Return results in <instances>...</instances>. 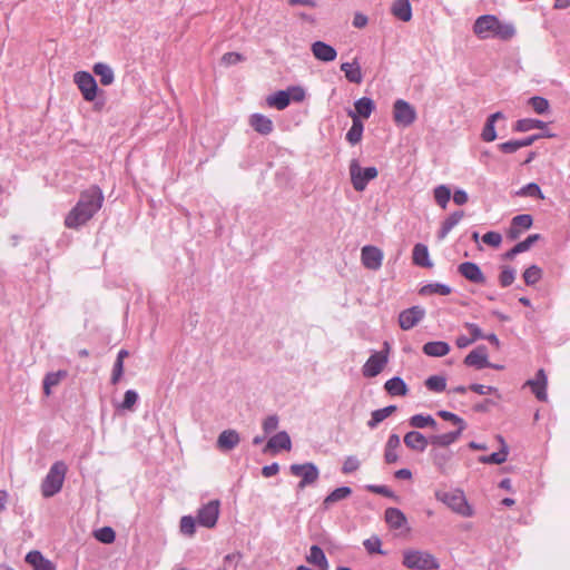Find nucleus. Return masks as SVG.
<instances>
[{
  "instance_id": "c9c22d12",
  "label": "nucleus",
  "mask_w": 570,
  "mask_h": 570,
  "mask_svg": "<svg viewBox=\"0 0 570 570\" xmlns=\"http://www.w3.org/2000/svg\"><path fill=\"white\" fill-rule=\"evenodd\" d=\"M266 102L269 107L276 108L277 110H284L291 102V94L286 90H279L269 95Z\"/></svg>"
},
{
  "instance_id": "39448f33",
  "label": "nucleus",
  "mask_w": 570,
  "mask_h": 570,
  "mask_svg": "<svg viewBox=\"0 0 570 570\" xmlns=\"http://www.w3.org/2000/svg\"><path fill=\"white\" fill-rule=\"evenodd\" d=\"M435 498L449 507L453 512L462 517L473 515V510L469 505L465 495L461 490L438 491L435 493Z\"/></svg>"
},
{
  "instance_id": "7c9ffc66",
  "label": "nucleus",
  "mask_w": 570,
  "mask_h": 570,
  "mask_svg": "<svg viewBox=\"0 0 570 570\" xmlns=\"http://www.w3.org/2000/svg\"><path fill=\"white\" fill-rule=\"evenodd\" d=\"M385 521L390 528L401 529L406 524V517L397 508H387L385 510Z\"/></svg>"
},
{
  "instance_id": "864d4df0",
  "label": "nucleus",
  "mask_w": 570,
  "mask_h": 570,
  "mask_svg": "<svg viewBox=\"0 0 570 570\" xmlns=\"http://www.w3.org/2000/svg\"><path fill=\"white\" fill-rule=\"evenodd\" d=\"M138 401V393L134 390L125 392L122 402L118 405L120 410L131 411Z\"/></svg>"
},
{
  "instance_id": "de8ad7c7",
  "label": "nucleus",
  "mask_w": 570,
  "mask_h": 570,
  "mask_svg": "<svg viewBox=\"0 0 570 570\" xmlns=\"http://www.w3.org/2000/svg\"><path fill=\"white\" fill-rule=\"evenodd\" d=\"M528 105L533 109V111L538 115H544L549 111L550 109V104L549 101L543 98V97H540V96H534V97H531L529 100H528Z\"/></svg>"
},
{
  "instance_id": "1a4fd4ad",
  "label": "nucleus",
  "mask_w": 570,
  "mask_h": 570,
  "mask_svg": "<svg viewBox=\"0 0 570 570\" xmlns=\"http://www.w3.org/2000/svg\"><path fill=\"white\" fill-rule=\"evenodd\" d=\"M289 471L294 476L301 478L298 483L299 489H304L307 485L314 484L320 476L318 468L312 462L304 464H292L289 466Z\"/></svg>"
},
{
  "instance_id": "0e129e2a",
  "label": "nucleus",
  "mask_w": 570,
  "mask_h": 570,
  "mask_svg": "<svg viewBox=\"0 0 570 570\" xmlns=\"http://www.w3.org/2000/svg\"><path fill=\"white\" fill-rule=\"evenodd\" d=\"M540 239L539 234L529 235L524 240L519 242L515 246L520 253H524L531 248V246Z\"/></svg>"
},
{
  "instance_id": "e433bc0d",
  "label": "nucleus",
  "mask_w": 570,
  "mask_h": 570,
  "mask_svg": "<svg viewBox=\"0 0 570 570\" xmlns=\"http://www.w3.org/2000/svg\"><path fill=\"white\" fill-rule=\"evenodd\" d=\"M400 436L397 434H391L385 444L384 459L387 463H395L399 460L397 448L400 446Z\"/></svg>"
},
{
  "instance_id": "bf43d9fd",
  "label": "nucleus",
  "mask_w": 570,
  "mask_h": 570,
  "mask_svg": "<svg viewBox=\"0 0 570 570\" xmlns=\"http://www.w3.org/2000/svg\"><path fill=\"white\" fill-rule=\"evenodd\" d=\"M279 424V417L276 414L268 415L262 423L263 431L266 435L277 430Z\"/></svg>"
},
{
  "instance_id": "3c124183",
  "label": "nucleus",
  "mask_w": 570,
  "mask_h": 570,
  "mask_svg": "<svg viewBox=\"0 0 570 570\" xmlns=\"http://www.w3.org/2000/svg\"><path fill=\"white\" fill-rule=\"evenodd\" d=\"M438 415L440 417H442L443 420H445V421H450L459 430H465L466 429L465 421L462 417H460L459 415H456V414H454L452 412H449V411H445V410H441V411L438 412Z\"/></svg>"
},
{
  "instance_id": "a18cd8bd",
  "label": "nucleus",
  "mask_w": 570,
  "mask_h": 570,
  "mask_svg": "<svg viewBox=\"0 0 570 570\" xmlns=\"http://www.w3.org/2000/svg\"><path fill=\"white\" fill-rule=\"evenodd\" d=\"M434 199L436 204L445 209L451 198V190L446 185H439L434 188Z\"/></svg>"
},
{
  "instance_id": "a19ab883",
  "label": "nucleus",
  "mask_w": 570,
  "mask_h": 570,
  "mask_svg": "<svg viewBox=\"0 0 570 570\" xmlns=\"http://www.w3.org/2000/svg\"><path fill=\"white\" fill-rule=\"evenodd\" d=\"M384 387L393 396L405 395L407 392L405 382L399 376L387 380Z\"/></svg>"
},
{
  "instance_id": "0eeeda50",
  "label": "nucleus",
  "mask_w": 570,
  "mask_h": 570,
  "mask_svg": "<svg viewBox=\"0 0 570 570\" xmlns=\"http://www.w3.org/2000/svg\"><path fill=\"white\" fill-rule=\"evenodd\" d=\"M389 352L390 344L387 342L384 343V350L374 352L365 362L362 367V374L365 377H375L377 376L383 368L386 366L389 362Z\"/></svg>"
},
{
  "instance_id": "4468645a",
  "label": "nucleus",
  "mask_w": 570,
  "mask_h": 570,
  "mask_svg": "<svg viewBox=\"0 0 570 570\" xmlns=\"http://www.w3.org/2000/svg\"><path fill=\"white\" fill-rule=\"evenodd\" d=\"M424 315L425 311L420 306H413L411 308L404 309L399 315L400 327L404 331H409L413 328L417 323H420Z\"/></svg>"
},
{
  "instance_id": "a211bd4d",
  "label": "nucleus",
  "mask_w": 570,
  "mask_h": 570,
  "mask_svg": "<svg viewBox=\"0 0 570 570\" xmlns=\"http://www.w3.org/2000/svg\"><path fill=\"white\" fill-rule=\"evenodd\" d=\"M311 51L317 60L323 62L334 61L337 57L336 49L324 41L313 42L311 46Z\"/></svg>"
},
{
  "instance_id": "f3484780",
  "label": "nucleus",
  "mask_w": 570,
  "mask_h": 570,
  "mask_svg": "<svg viewBox=\"0 0 570 570\" xmlns=\"http://www.w3.org/2000/svg\"><path fill=\"white\" fill-rule=\"evenodd\" d=\"M525 384L531 387V391L534 393L535 397L539 401L546 402L548 400V394H547L548 377H547L546 372L542 368H540L537 372L534 379L527 381Z\"/></svg>"
},
{
  "instance_id": "5fc2aeb1",
  "label": "nucleus",
  "mask_w": 570,
  "mask_h": 570,
  "mask_svg": "<svg viewBox=\"0 0 570 570\" xmlns=\"http://www.w3.org/2000/svg\"><path fill=\"white\" fill-rule=\"evenodd\" d=\"M95 538L102 543H112L116 534L110 527H104L95 531Z\"/></svg>"
},
{
  "instance_id": "c756f323",
  "label": "nucleus",
  "mask_w": 570,
  "mask_h": 570,
  "mask_svg": "<svg viewBox=\"0 0 570 570\" xmlns=\"http://www.w3.org/2000/svg\"><path fill=\"white\" fill-rule=\"evenodd\" d=\"M412 258L413 263L417 266L428 268L433 266V263L430 259L428 246L424 244L419 243L414 246Z\"/></svg>"
},
{
  "instance_id": "69168bd1",
  "label": "nucleus",
  "mask_w": 570,
  "mask_h": 570,
  "mask_svg": "<svg viewBox=\"0 0 570 570\" xmlns=\"http://www.w3.org/2000/svg\"><path fill=\"white\" fill-rule=\"evenodd\" d=\"M244 60V57L238 52H226L222 57V62L226 66L236 65Z\"/></svg>"
},
{
  "instance_id": "09e8293b",
  "label": "nucleus",
  "mask_w": 570,
  "mask_h": 570,
  "mask_svg": "<svg viewBox=\"0 0 570 570\" xmlns=\"http://www.w3.org/2000/svg\"><path fill=\"white\" fill-rule=\"evenodd\" d=\"M451 293V287L446 284L441 283H431L421 288V294H438L442 296H446Z\"/></svg>"
},
{
  "instance_id": "dca6fc26",
  "label": "nucleus",
  "mask_w": 570,
  "mask_h": 570,
  "mask_svg": "<svg viewBox=\"0 0 570 570\" xmlns=\"http://www.w3.org/2000/svg\"><path fill=\"white\" fill-rule=\"evenodd\" d=\"M464 364L478 370L491 366L488 358V351L484 345H480L471 351L464 358Z\"/></svg>"
},
{
  "instance_id": "6e6552de",
  "label": "nucleus",
  "mask_w": 570,
  "mask_h": 570,
  "mask_svg": "<svg viewBox=\"0 0 570 570\" xmlns=\"http://www.w3.org/2000/svg\"><path fill=\"white\" fill-rule=\"evenodd\" d=\"M415 108L404 99H396L393 104V120L399 127H410L416 120Z\"/></svg>"
},
{
  "instance_id": "49530a36",
  "label": "nucleus",
  "mask_w": 570,
  "mask_h": 570,
  "mask_svg": "<svg viewBox=\"0 0 570 570\" xmlns=\"http://www.w3.org/2000/svg\"><path fill=\"white\" fill-rule=\"evenodd\" d=\"M425 386L432 392L441 393L446 389V379L442 375H432L426 379Z\"/></svg>"
},
{
  "instance_id": "c03bdc74",
  "label": "nucleus",
  "mask_w": 570,
  "mask_h": 570,
  "mask_svg": "<svg viewBox=\"0 0 570 570\" xmlns=\"http://www.w3.org/2000/svg\"><path fill=\"white\" fill-rule=\"evenodd\" d=\"M363 130H364V125H363L362 120H360V119L352 120V126L346 134V140L351 145L358 144L362 139Z\"/></svg>"
},
{
  "instance_id": "9d476101",
  "label": "nucleus",
  "mask_w": 570,
  "mask_h": 570,
  "mask_svg": "<svg viewBox=\"0 0 570 570\" xmlns=\"http://www.w3.org/2000/svg\"><path fill=\"white\" fill-rule=\"evenodd\" d=\"M73 81L86 101H94L97 97L98 86L95 78L87 71H77Z\"/></svg>"
},
{
  "instance_id": "5701e85b",
  "label": "nucleus",
  "mask_w": 570,
  "mask_h": 570,
  "mask_svg": "<svg viewBox=\"0 0 570 570\" xmlns=\"http://www.w3.org/2000/svg\"><path fill=\"white\" fill-rule=\"evenodd\" d=\"M239 433L236 430H224L217 439V448L222 451H230L238 445Z\"/></svg>"
},
{
  "instance_id": "13d9d810",
  "label": "nucleus",
  "mask_w": 570,
  "mask_h": 570,
  "mask_svg": "<svg viewBox=\"0 0 570 570\" xmlns=\"http://www.w3.org/2000/svg\"><path fill=\"white\" fill-rule=\"evenodd\" d=\"M363 544L368 553L385 554V552L381 549V547H382L381 539L376 535H373V537L366 539L363 542Z\"/></svg>"
},
{
  "instance_id": "f03ea898",
  "label": "nucleus",
  "mask_w": 570,
  "mask_h": 570,
  "mask_svg": "<svg viewBox=\"0 0 570 570\" xmlns=\"http://www.w3.org/2000/svg\"><path fill=\"white\" fill-rule=\"evenodd\" d=\"M474 35L481 39L511 40L515 33V27L511 22L501 21L493 14H483L476 18L473 24Z\"/></svg>"
},
{
  "instance_id": "cd10ccee",
  "label": "nucleus",
  "mask_w": 570,
  "mask_h": 570,
  "mask_svg": "<svg viewBox=\"0 0 570 570\" xmlns=\"http://www.w3.org/2000/svg\"><path fill=\"white\" fill-rule=\"evenodd\" d=\"M423 353L432 357H442L449 354L450 345L443 341L428 342L422 347Z\"/></svg>"
},
{
  "instance_id": "603ef678",
  "label": "nucleus",
  "mask_w": 570,
  "mask_h": 570,
  "mask_svg": "<svg viewBox=\"0 0 570 570\" xmlns=\"http://www.w3.org/2000/svg\"><path fill=\"white\" fill-rule=\"evenodd\" d=\"M179 528L183 534L193 537L196 531V520L191 515H184L180 519Z\"/></svg>"
},
{
  "instance_id": "e2e57ef3",
  "label": "nucleus",
  "mask_w": 570,
  "mask_h": 570,
  "mask_svg": "<svg viewBox=\"0 0 570 570\" xmlns=\"http://www.w3.org/2000/svg\"><path fill=\"white\" fill-rule=\"evenodd\" d=\"M483 243L492 247H499L502 243V236L498 232H488L482 237Z\"/></svg>"
},
{
  "instance_id": "ea45409f",
  "label": "nucleus",
  "mask_w": 570,
  "mask_h": 570,
  "mask_svg": "<svg viewBox=\"0 0 570 570\" xmlns=\"http://www.w3.org/2000/svg\"><path fill=\"white\" fill-rule=\"evenodd\" d=\"M68 375L67 371L60 370L48 373L43 380V392L46 395L51 394V389L57 386Z\"/></svg>"
},
{
  "instance_id": "ddd939ff",
  "label": "nucleus",
  "mask_w": 570,
  "mask_h": 570,
  "mask_svg": "<svg viewBox=\"0 0 570 570\" xmlns=\"http://www.w3.org/2000/svg\"><path fill=\"white\" fill-rule=\"evenodd\" d=\"M533 224V219L531 215L528 214H521L517 215L512 218L510 227L507 232V236L511 240L518 239L523 232L531 228Z\"/></svg>"
},
{
  "instance_id": "2f4dec72",
  "label": "nucleus",
  "mask_w": 570,
  "mask_h": 570,
  "mask_svg": "<svg viewBox=\"0 0 570 570\" xmlns=\"http://www.w3.org/2000/svg\"><path fill=\"white\" fill-rule=\"evenodd\" d=\"M341 70L344 72L346 79L353 83H361L363 80V75L360 65L356 60L353 62H343L341 65Z\"/></svg>"
},
{
  "instance_id": "6e6d98bb",
  "label": "nucleus",
  "mask_w": 570,
  "mask_h": 570,
  "mask_svg": "<svg viewBox=\"0 0 570 570\" xmlns=\"http://www.w3.org/2000/svg\"><path fill=\"white\" fill-rule=\"evenodd\" d=\"M517 195L537 197L541 199L543 198L542 191L535 183H529L528 185L523 186L519 191H517Z\"/></svg>"
},
{
  "instance_id": "9b49d317",
  "label": "nucleus",
  "mask_w": 570,
  "mask_h": 570,
  "mask_svg": "<svg viewBox=\"0 0 570 570\" xmlns=\"http://www.w3.org/2000/svg\"><path fill=\"white\" fill-rule=\"evenodd\" d=\"M220 503L218 500H212L199 508L197 512V522L205 528H214L219 517Z\"/></svg>"
},
{
  "instance_id": "052dcab7",
  "label": "nucleus",
  "mask_w": 570,
  "mask_h": 570,
  "mask_svg": "<svg viewBox=\"0 0 570 570\" xmlns=\"http://www.w3.org/2000/svg\"><path fill=\"white\" fill-rule=\"evenodd\" d=\"M360 465H361L360 460L354 455H350L343 462L342 472L344 474L353 473L354 471H356L360 468Z\"/></svg>"
},
{
  "instance_id": "72a5a7b5",
  "label": "nucleus",
  "mask_w": 570,
  "mask_h": 570,
  "mask_svg": "<svg viewBox=\"0 0 570 570\" xmlns=\"http://www.w3.org/2000/svg\"><path fill=\"white\" fill-rule=\"evenodd\" d=\"M306 561L313 566L318 567L320 570L328 569V562L325 553L318 546L311 547L309 553L306 556Z\"/></svg>"
},
{
  "instance_id": "473e14b6",
  "label": "nucleus",
  "mask_w": 570,
  "mask_h": 570,
  "mask_svg": "<svg viewBox=\"0 0 570 570\" xmlns=\"http://www.w3.org/2000/svg\"><path fill=\"white\" fill-rule=\"evenodd\" d=\"M352 494L350 487H341L333 490L323 501V509L328 510L334 503L347 499Z\"/></svg>"
},
{
  "instance_id": "f704fd0d",
  "label": "nucleus",
  "mask_w": 570,
  "mask_h": 570,
  "mask_svg": "<svg viewBox=\"0 0 570 570\" xmlns=\"http://www.w3.org/2000/svg\"><path fill=\"white\" fill-rule=\"evenodd\" d=\"M464 213L462 210H456L452 213L443 223L438 233L439 239H444L448 234L461 222Z\"/></svg>"
},
{
  "instance_id": "7ed1b4c3",
  "label": "nucleus",
  "mask_w": 570,
  "mask_h": 570,
  "mask_svg": "<svg viewBox=\"0 0 570 570\" xmlns=\"http://www.w3.org/2000/svg\"><path fill=\"white\" fill-rule=\"evenodd\" d=\"M68 466L63 461H56L49 469L41 483V493L45 498H51L62 489Z\"/></svg>"
},
{
  "instance_id": "a878e982",
  "label": "nucleus",
  "mask_w": 570,
  "mask_h": 570,
  "mask_svg": "<svg viewBox=\"0 0 570 570\" xmlns=\"http://www.w3.org/2000/svg\"><path fill=\"white\" fill-rule=\"evenodd\" d=\"M391 13L403 22L410 21L412 19L410 0H395L391 6Z\"/></svg>"
},
{
  "instance_id": "58836bf2",
  "label": "nucleus",
  "mask_w": 570,
  "mask_h": 570,
  "mask_svg": "<svg viewBox=\"0 0 570 570\" xmlns=\"http://www.w3.org/2000/svg\"><path fill=\"white\" fill-rule=\"evenodd\" d=\"M396 411L395 405H389L383 409H379L372 412L371 419L367 422L370 429H375L381 422L387 419L391 414Z\"/></svg>"
},
{
  "instance_id": "f257e3e1",
  "label": "nucleus",
  "mask_w": 570,
  "mask_h": 570,
  "mask_svg": "<svg viewBox=\"0 0 570 570\" xmlns=\"http://www.w3.org/2000/svg\"><path fill=\"white\" fill-rule=\"evenodd\" d=\"M104 199V194L98 186H91L82 191L77 204L65 218L66 227L77 229L83 226L101 208Z\"/></svg>"
},
{
  "instance_id": "2eb2a0df",
  "label": "nucleus",
  "mask_w": 570,
  "mask_h": 570,
  "mask_svg": "<svg viewBox=\"0 0 570 570\" xmlns=\"http://www.w3.org/2000/svg\"><path fill=\"white\" fill-rule=\"evenodd\" d=\"M375 110V104L373 99L368 97H362L354 102V109L347 111V116L354 119H367Z\"/></svg>"
},
{
  "instance_id": "c85d7f7f",
  "label": "nucleus",
  "mask_w": 570,
  "mask_h": 570,
  "mask_svg": "<svg viewBox=\"0 0 570 570\" xmlns=\"http://www.w3.org/2000/svg\"><path fill=\"white\" fill-rule=\"evenodd\" d=\"M26 561L31 564L35 570H56L55 564L46 559L39 551H30L26 557Z\"/></svg>"
},
{
  "instance_id": "b1692460",
  "label": "nucleus",
  "mask_w": 570,
  "mask_h": 570,
  "mask_svg": "<svg viewBox=\"0 0 570 570\" xmlns=\"http://www.w3.org/2000/svg\"><path fill=\"white\" fill-rule=\"evenodd\" d=\"M249 125L261 135H269L274 129L273 121L262 114H253L249 117Z\"/></svg>"
},
{
  "instance_id": "412c9836",
  "label": "nucleus",
  "mask_w": 570,
  "mask_h": 570,
  "mask_svg": "<svg viewBox=\"0 0 570 570\" xmlns=\"http://www.w3.org/2000/svg\"><path fill=\"white\" fill-rule=\"evenodd\" d=\"M431 460L435 469L441 472L442 474H445L449 472L450 469V462L452 460V452L446 450H431L430 452Z\"/></svg>"
},
{
  "instance_id": "aec40b11",
  "label": "nucleus",
  "mask_w": 570,
  "mask_h": 570,
  "mask_svg": "<svg viewBox=\"0 0 570 570\" xmlns=\"http://www.w3.org/2000/svg\"><path fill=\"white\" fill-rule=\"evenodd\" d=\"M459 273L468 281L475 284H483L485 282L484 274L481 268L472 262H464L458 266Z\"/></svg>"
},
{
  "instance_id": "680f3d73",
  "label": "nucleus",
  "mask_w": 570,
  "mask_h": 570,
  "mask_svg": "<svg viewBox=\"0 0 570 570\" xmlns=\"http://www.w3.org/2000/svg\"><path fill=\"white\" fill-rule=\"evenodd\" d=\"M481 138L487 142L494 141L497 139L495 124L487 119V122L481 132Z\"/></svg>"
},
{
  "instance_id": "8fccbe9b",
  "label": "nucleus",
  "mask_w": 570,
  "mask_h": 570,
  "mask_svg": "<svg viewBox=\"0 0 570 570\" xmlns=\"http://www.w3.org/2000/svg\"><path fill=\"white\" fill-rule=\"evenodd\" d=\"M541 276H542V271L537 265H531L523 273V279L527 285L537 284L541 279Z\"/></svg>"
},
{
  "instance_id": "f8f14e48",
  "label": "nucleus",
  "mask_w": 570,
  "mask_h": 570,
  "mask_svg": "<svg viewBox=\"0 0 570 570\" xmlns=\"http://www.w3.org/2000/svg\"><path fill=\"white\" fill-rule=\"evenodd\" d=\"M384 258L383 252L373 245H366L361 249V262L363 266L371 271H379Z\"/></svg>"
},
{
  "instance_id": "4d7b16f0",
  "label": "nucleus",
  "mask_w": 570,
  "mask_h": 570,
  "mask_svg": "<svg viewBox=\"0 0 570 570\" xmlns=\"http://www.w3.org/2000/svg\"><path fill=\"white\" fill-rule=\"evenodd\" d=\"M515 279V271L510 266H503L499 276V282L502 287L510 286Z\"/></svg>"
},
{
  "instance_id": "6ab92c4d",
  "label": "nucleus",
  "mask_w": 570,
  "mask_h": 570,
  "mask_svg": "<svg viewBox=\"0 0 570 570\" xmlns=\"http://www.w3.org/2000/svg\"><path fill=\"white\" fill-rule=\"evenodd\" d=\"M292 441L286 431H281L273 435L264 448V453L278 452L281 450H291Z\"/></svg>"
},
{
  "instance_id": "338daca9",
  "label": "nucleus",
  "mask_w": 570,
  "mask_h": 570,
  "mask_svg": "<svg viewBox=\"0 0 570 570\" xmlns=\"http://www.w3.org/2000/svg\"><path fill=\"white\" fill-rule=\"evenodd\" d=\"M122 374H124V362H121V360H116L114 367H112L111 383L117 384L120 381Z\"/></svg>"
},
{
  "instance_id": "393cba45",
  "label": "nucleus",
  "mask_w": 570,
  "mask_h": 570,
  "mask_svg": "<svg viewBox=\"0 0 570 570\" xmlns=\"http://www.w3.org/2000/svg\"><path fill=\"white\" fill-rule=\"evenodd\" d=\"M464 430L456 429L443 434H433L429 438L430 444L433 446L446 448L456 442Z\"/></svg>"
},
{
  "instance_id": "423d86ee",
  "label": "nucleus",
  "mask_w": 570,
  "mask_h": 570,
  "mask_svg": "<svg viewBox=\"0 0 570 570\" xmlns=\"http://www.w3.org/2000/svg\"><path fill=\"white\" fill-rule=\"evenodd\" d=\"M377 174L375 167L362 168L356 159H353L350 164L351 181L357 191H363L368 181L377 177Z\"/></svg>"
},
{
  "instance_id": "4c0bfd02",
  "label": "nucleus",
  "mask_w": 570,
  "mask_h": 570,
  "mask_svg": "<svg viewBox=\"0 0 570 570\" xmlns=\"http://www.w3.org/2000/svg\"><path fill=\"white\" fill-rule=\"evenodd\" d=\"M96 76L100 78V83L104 86H109L115 80V75L112 69L104 62H97L92 68Z\"/></svg>"
},
{
  "instance_id": "bb28decb",
  "label": "nucleus",
  "mask_w": 570,
  "mask_h": 570,
  "mask_svg": "<svg viewBox=\"0 0 570 570\" xmlns=\"http://www.w3.org/2000/svg\"><path fill=\"white\" fill-rule=\"evenodd\" d=\"M498 440L502 448L499 452H493L490 455L480 456L479 461L484 464H501L507 461L509 448L501 435H498Z\"/></svg>"
},
{
  "instance_id": "4be33fe9",
  "label": "nucleus",
  "mask_w": 570,
  "mask_h": 570,
  "mask_svg": "<svg viewBox=\"0 0 570 570\" xmlns=\"http://www.w3.org/2000/svg\"><path fill=\"white\" fill-rule=\"evenodd\" d=\"M404 444L416 452H424L428 444H430L429 438L424 436L421 432L410 431L404 435Z\"/></svg>"
},
{
  "instance_id": "79ce46f5",
  "label": "nucleus",
  "mask_w": 570,
  "mask_h": 570,
  "mask_svg": "<svg viewBox=\"0 0 570 570\" xmlns=\"http://www.w3.org/2000/svg\"><path fill=\"white\" fill-rule=\"evenodd\" d=\"M409 423L415 429L432 428L438 429L436 421L431 415L415 414L410 417Z\"/></svg>"
},
{
  "instance_id": "37998d69",
  "label": "nucleus",
  "mask_w": 570,
  "mask_h": 570,
  "mask_svg": "<svg viewBox=\"0 0 570 570\" xmlns=\"http://www.w3.org/2000/svg\"><path fill=\"white\" fill-rule=\"evenodd\" d=\"M547 124L539 119L524 118L515 122L514 129L520 132H527L532 129H543Z\"/></svg>"
},
{
  "instance_id": "774afa93",
  "label": "nucleus",
  "mask_w": 570,
  "mask_h": 570,
  "mask_svg": "<svg viewBox=\"0 0 570 570\" xmlns=\"http://www.w3.org/2000/svg\"><path fill=\"white\" fill-rule=\"evenodd\" d=\"M498 147L504 154H513L521 148L518 140L505 141L500 144Z\"/></svg>"
},
{
  "instance_id": "20e7f679",
  "label": "nucleus",
  "mask_w": 570,
  "mask_h": 570,
  "mask_svg": "<svg viewBox=\"0 0 570 570\" xmlns=\"http://www.w3.org/2000/svg\"><path fill=\"white\" fill-rule=\"evenodd\" d=\"M403 566L414 570L439 569L438 559L428 551L409 549L403 551Z\"/></svg>"
}]
</instances>
